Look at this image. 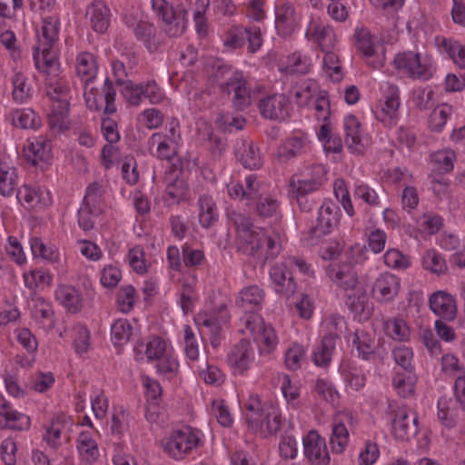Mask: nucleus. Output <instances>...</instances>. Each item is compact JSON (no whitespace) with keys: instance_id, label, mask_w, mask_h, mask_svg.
Segmentation results:
<instances>
[{"instance_id":"nucleus-1","label":"nucleus","mask_w":465,"mask_h":465,"mask_svg":"<svg viewBox=\"0 0 465 465\" xmlns=\"http://www.w3.org/2000/svg\"><path fill=\"white\" fill-rule=\"evenodd\" d=\"M235 229V245L244 254L258 257H273L280 252V235L273 230L254 226L250 217L232 213Z\"/></svg>"},{"instance_id":"nucleus-2","label":"nucleus","mask_w":465,"mask_h":465,"mask_svg":"<svg viewBox=\"0 0 465 465\" xmlns=\"http://www.w3.org/2000/svg\"><path fill=\"white\" fill-rule=\"evenodd\" d=\"M244 417L250 430L267 437L280 429L281 411L272 401H262L259 395L250 394L244 404Z\"/></svg>"},{"instance_id":"nucleus-3","label":"nucleus","mask_w":465,"mask_h":465,"mask_svg":"<svg viewBox=\"0 0 465 465\" xmlns=\"http://www.w3.org/2000/svg\"><path fill=\"white\" fill-rule=\"evenodd\" d=\"M203 433L191 426H184L166 434L160 441L163 451L172 460L182 461L204 444Z\"/></svg>"},{"instance_id":"nucleus-4","label":"nucleus","mask_w":465,"mask_h":465,"mask_svg":"<svg viewBox=\"0 0 465 465\" xmlns=\"http://www.w3.org/2000/svg\"><path fill=\"white\" fill-rule=\"evenodd\" d=\"M393 66L400 75L412 80L428 81L437 72V62L431 54L415 51L397 54Z\"/></svg>"},{"instance_id":"nucleus-5","label":"nucleus","mask_w":465,"mask_h":465,"mask_svg":"<svg viewBox=\"0 0 465 465\" xmlns=\"http://www.w3.org/2000/svg\"><path fill=\"white\" fill-rule=\"evenodd\" d=\"M106 189L101 183H90L86 190L78 210V225L84 232L94 229L96 219L104 213L105 203Z\"/></svg>"},{"instance_id":"nucleus-6","label":"nucleus","mask_w":465,"mask_h":465,"mask_svg":"<svg viewBox=\"0 0 465 465\" xmlns=\"http://www.w3.org/2000/svg\"><path fill=\"white\" fill-rule=\"evenodd\" d=\"M152 9L163 21V30L172 37L183 34L187 27V11L183 7L173 8L166 0H151Z\"/></svg>"},{"instance_id":"nucleus-7","label":"nucleus","mask_w":465,"mask_h":465,"mask_svg":"<svg viewBox=\"0 0 465 465\" xmlns=\"http://www.w3.org/2000/svg\"><path fill=\"white\" fill-rule=\"evenodd\" d=\"M245 331L257 343L261 353H271L278 345V336L270 323L256 313H249L242 317Z\"/></svg>"},{"instance_id":"nucleus-8","label":"nucleus","mask_w":465,"mask_h":465,"mask_svg":"<svg viewBox=\"0 0 465 465\" xmlns=\"http://www.w3.org/2000/svg\"><path fill=\"white\" fill-rule=\"evenodd\" d=\"M357 49L366 63L374 69L381 68L385 63V46L382 41L362 26H357L354 32Z\"/></svg>"},{"instance_id":"nucleus-9","label":"nucleus","mask_w":465,"mask_h":465,"mask_svg":"<svg viewBox=\"0 0 465 465\" xmlns=\"http://www.w3.org/2000/svg\"><path fill=\"white\" fill-rule=\"evenodd\" d=\"M222 40L223 47L231 52L243 47L246 41L251 53H256L262 45L261 29L257 26L243 27L232 25L224 32Z\"/></svg>"},{"instance_id":"nucleus-10","label":"nucleus","mask_w":465,"mask_h":465,"mask_svg":"<svg viewBox=\"0 0 465 465\" xmlns=\"http://www.w3.org/2000/svg\"><path fill=\"white\" fill-rule=\"evenodd\" d=\"M357 419L349 410L334 412L331 418L330 446L333 453H343L350 441V430L356 425Z\"/></svg>"},{"instance_id":"nucleus-11","label":"nucleus","mask_w":465,"mask_h":465,"mask_svg":"<svg viewBox=\"0 0 465 465\" xmlns=\"http://www.w3.org/2000/svg\"><path fill=\"white\" fill-rule=\"evenodd\" d=\"M220 87L224 93L232 95V104L237 110H244L251 104L250 88L242 72L228 70Z\"/></svg>"},{"instance_id":"nucleus-12","label":"nucleus","mask_w":465,"mask_h":465,"mask_svg":"<svg viewBox=\"0 0 465 465\" xmlns=\"http://www.w3.org/2000/svg\"><path fill=\"white\" fill-rule=\"evenodd\" d=\"M292 262H294L293 257H288L282 262L273 265L270 271L273 290L286 299L292 296L297 289L296 282L293 281L292 274Z\"/></svg>"},{"instance_id":"nucleus-13","label":"nucleus","mask_w":465,"mask_h":465,"mask_svg":"<svg viewBox=\"0 0 465 465\" xmlns=\"http://www.w3.org/2000/svg\"><path fill=\"white\" fill-rule=\"evenodd\" d=\"M399 90L395 85H388L387 94L380 99L372 112L375 118L387 127L394 126L399 120Z\"/></svg>"},{"instance_id":"nucleus-14","label":"nucleus","mask_w":465,"mask_h":465,"mask_svg":"<svg viewBox=\"0 0 465 465\" xmlns=\"http://www.w3.org/2000/svg\"><path fill=\"white\" fill-rule=\"evenodd\" d=\"M275 28L280 35L289 36L301 25L302 16L288 0H276L274 3Z\"/></svg>"},{"instance_id":"nucleus-15","label":"nucleus","mask_w":465,"mask_h":465,"mask_svg":"<svg viewBox=\"0 0 465 465\" xmlns=\"http://www.w3.org/2000/svg\"><path fill=\"white\" fill-rule=\"evenodd\" d=\"M227 362L233 375H246L255 363V352L250 342L242 340L234 345L228 354Z\"/></svg>"},{"instance_id":"nucleus-16","label":"nucleus","mask_w":465,"mask_h":465,"mask_svg":"<svg viewBox=\"0 0 465 465\" xmlns=\"http://www.w3.org/2000/svg\"><path fill=\"white\" fill-rule=\"evenodd\" d=\"M401 291V278L389 272L380 273L374 280L371 288L373 299L381 303H388L394 301Z\"/></svg>"},{"instance_id":"nucleus-17","label":"nucleus","mask_w":465,"mask_h":465,"mask_svg":"<svg viewBox=\"0 0 465 465\" xmlns=\"http://www.w3.org/2000/svg\"><path fill=\"white\" fill-rule=\"evenodd\" d=\"M303 455L312 465H328L331 458L326 441L317 430H310L302 439Z\"/></svg>"},{"instance_id":"nucleus-18","label":"nucleus","mask_w":465,"mask_h":465,"mask_svg":"<svg viewBox=\"0 0 465 465\" xmlns=\"http://www.w3.org/2000/svg\"><path fill=\"white\" fill-rule=\"evenodd\" d=\"M305 38L315 44L323 52L331 51L336 45V36L329 25L312 18L305 30Z\"/></svg>"},{"instance_id":"nucleus-19","label":"nucleus","mask_w":465,"mask_h":465,"mask_svg":"<svg viewBox=\"0 0 465 465\" xmlns=\"http://www.w3.org/2000/svg\"><path fill=\"white\" fill-rule=\"evenodd\" d=\"M345 133V144L353 154H361L368 146V137L364 134L359 119L352 115H346L343 119Z\"/></svg>"},{"instance_id":"nucleus-20","label":"nucleus","mask_w":465,"mask_h":465,"mask_svg":"<svg viewBox=\"0 0 465 465\" xmlns=\"http://www.w3.org/2000/svg\"><path fill=\"white\" fill-rule=\"evenodd\" d=\"M434 46L440 55L451 60L460 69H465V45L459 40L437 35L434 38Z\"/></svg>"},{"instance_id":"nucleus-21","label":"nucleus","mask_w":465,"mask_h":465,"mask_svg":"<svg viewBox=\"0 0 465 465\" xmlns=\"http://www.w3.org/2000/svg\"><path fill=\"white\" fill-rule=\"evenodd\" d=\"M16 198L20 203L27 208L42 209L51 204L50 192L39 185H24L18 189Z\"/></svg>"},{"instance_id":"nucleus-22","label":"nucleus","mask_w":465,"mask_h":465,"mask_svg":"<svg viewBox=\"0 0 465 465\" xmlns=\"http://www.w3.org/2000/svg\"><path fill=\"white\" fill-rule=\"evenodd\" d=\"M34 60L39 73L50 78L59 74L60 64L53 46L37 45L34 51Z\"/></svg>"},{"instance_id":"nucleus-23","label":"nucleus","mask_w":465,"mask_h":465,"mask_svg":"<svg viewBox=\"0 0 465 465\" xmlns=\"http://www.w3.org/2000/svg\"><path fill=\"white\" fill-rule=\"evenodd\" d=\"M313 66V61L310 54L296 51L282 57L278 64L280 72L285 74H306Z\"/></svg>"},{"instance_id":"nucleus-24","label":"nucleus","mask_w":465,"mask_h":465,"mask_svg":"<svg viewBox=\"0 0 465 465\" xmlns=\"http://www.w3.org/2000/svg\"><path fill=\"white\" fill-rule=\"evenodd\" d=\"M330 280L339 288L349 291L358 284V275L353 267L347 263H331L326 269Z\"/></svg>"},{"instance_id":"nucleus-25","label":"nucleus","mask_w":465,"mask_h":465,"mask_svg":"<svg viewBox=\"0 0 465 465\" xmlns=\"http://www.w3.org/2000/svg\"><path fill=\"white\" fill-rule=\"evenodd\" d=\"M430 308L432 312L440 318L452 321L457 314V304L455 298L444 291L433 292L429 299Z\"/></svg>"},{"instance_id":"nucleus-26","label":"nucleus","mask_w":465,"mask_h":465,"mask_svg":"<svg viewBox=\"0 0 465 465\" xmlns=\"http://www.w3.org/2000/svg\"><path fill=\"white\" fill-rule=\"evenodd\" d=\"M24 151L27 160L34 165L48 163L52 159L51 143L44 136L28 139Z\"/></svg>"},{"instance_id":"nucleus-27","label":"nucleus","mask_w":465,"mask_h":465,"mask_svg":"<svg viewBox=\"0 0 465 465\" xmlns=\"http://www.w3.org/2000/svg\"><path fill=\"white\" fill-rule=\"evenodd\" d=\"M74 68L81 82L87 85L97 76L99 70L97 57L91 52H79L75 58Z\"/></svg>"},{"instance_id":"nucleus-28","label":"nucleus","mask_w":465,"mask_h":465,"mask_svg":"<svg viewBox=\"0 0 465 465\" xmlns=\"http://www.w3.org/2000/svg\"><path fill=\"white\" fill-rule=\"evenodd\" d=\"M32 317L38 326L45 331H50L54 326V317L52 305L41 296L35 295L30 302Z\"/></svg>"},{"instance_id":"nucleus-29","label":"nucleus","mask_w":465,"mask_h":465,"mask_svg":"<svg viewBox=\"0 0 465 465\" xmlns=\"http://www.w3.org/2000/svg\"><path fill=\"white\" fill-rule=\"evenodd\" d=\"M262 115L268 119L282 120L288 114V99L283 94H272L260 101Z\"/></svg>"},{"instance_id":"nucleus-30","label":"nucleus","mask_w":465,"mask_h":465,"mask_svg":"<svg viewBox=\"0 0 465 465\" xmlns=\"http://www.w3.org/2000/svg\"><path fill=\"white\" fill-rule=\"evenodd\" d=\"M320 188L318 182H312L311 179H299L292 177L290 181L288 187V195L291 200H295L300 208L304 212H309L312 209V204L303 206V199L309 193L317 191Z\"/></svg>"},{"instance_id":"nucleus-31","label":"nucleus","mask_w":465,"mask_h":465,"mask_svg":"<svg viewBox=\"0 0 465 465\" xmlns=\"http://www.w3.org/2000/svg\"><path fill=\"white\" fill-rule=\"evenodd\" d=\"M341 213L337 205L324 202L318 212L317 229L323 234L330 233L340 223Z\"/></svg>"},{"instance_id":"nucleus-32","label":"nucleus","mask_w":465,"mask_h":465,"mask_svg":"<svg viewBox=\"0 0 465 465\" xmlns=\"http://www.w3.org/2000/svg\"><path fill=\"white\" fill-rule=\"evenodd\" d=\"M308 136L302 133H293L288 137L278 149V157L287 161L301 154L308 145Z\"/></svg>"},{"instance_id":"nucleus-33","label":"nucleus","mask_w":465,"mask_h":465,"mask_svg":"<svg viewBox=\"0 0 465 465\" xmlns=\"http://www.w3.org/2000/svg\"><path fill=\"white\" fill-rule=\"evenodd\" d=\"M86 15L92 28L98 33L105 32L110 25L111 10L102 1L94 2L87 9Z\"/></svg>"},{"instance_id":"nucleus-34","label":"nucleus","mask_w":465,"mask_h":465,"mask_svg":"<svg viewBox=\"0 0 465 465\" xmlns=\"http://www.w3.org/2000/svg\"><path fill=\"white\" fill-rule=\"evenodd\" d=\"M264 299V292L257 285H250L242 288L236 300V305L245 312L261 308Z\"/></svg>"},{"instance_id":"nucleus-35","label":"nucleus","mask_w":465,"mask_h":465,"mask_svg":"<svg viewBox=\"0 0 465 465\" xmlns=\"http://www.w3.org/2000/svg\"><path fill=\"white\" fill-rule=\"evenodd\" d=\"M457 160L453 150L443 149L430 154L431 174L442 175L450 173Z\"/></svg>"},{"instance_id":"nucleus-36","label":"nucleus","mask_w":465,"mask_h":465,"mask_svg":"<svg viewBox=\"0 0 465 465\" xmlns=\"http://www.w3.org/2000/svg\"><path fill=\"white\" fill-rule=\"evenodd\" d=\"M337 335H325L322 341L312 350L313 363L318 367H326L330 364L333 351L336 347Z\"/></svg>"},{"instance_id":"nucleus-37","label":"nucleus","mask_w":465,"mask_h":465,"mask_svg":"<svg viewBox=\"0 0 465 465\" xmlns=\"http://www.w3.org/2000/svg\"><path fill=\"white\" fill-rule=\"evenodd\" d=\"M18 177L10 161L0 157V194L10 196L15 191Z\"/></svg>"},{"instance_id":"nucleus-38","label":"nucleus","mask_w":465,"mask_h":465,"mask_svg":"<svg viewBox=\"0 0 465 465\" xmlns=\"http://www.w3.org/2000/svg\"><path fill=\"white\" fill-rule=\"evenodd\" d=\"M55 298L68 312H77L82 308L81 296L71 285H59L55 290Z\"/></svg>"},{"instance_id":"nucleus-39","label":"nucleus","mask_w":465,"mask_h":465,"mask_svg":"<svg viewBox=\"0 0 465 465\" xmlns=\"http://www.w3.org/2000/svg\"><path fill=\"white\" fill-rule=\"evenodd\" d=\"M8 117L11 124L22 129H38L41 124V118L30 108L15 109L9 113Z\"/></svg>"},{"instance_id":"nucleus-40","label":"nucleus","mask_w":465,"mask_h":465,"mask_svg":"<svg viewBox=\"0 0 465 465\" xmlns=\"http://www.w3.org/2000/svg\"><path fill=\"white\" fill-rule=\"evenodd\" d=\"M437 417L440 423L451 429L458 423V410L456 403L450 398L440 397L437 402Z\"/></svg>"},{"instance_id":"nucleus-41","label":"nucleus","mask_w":465,"mask_h":465,"mask_svg":"<svg viewBox=\"0 0 465 465\" xmlns=\"http://www.w3.org/2000/svg\"><path fill=\"white\" fill-rule=\"evenodd\" d=\"M45 85L46 94L52 100V104H70L72 95L68 80L60 78L56 81H52L50 78Z\"/></svg>"},{"instance_id":"nucleus-42","label":"nucleus","mask_w":465,"mask_h":465,"mask_svg":"<svg viewBox=\"0 0 465 465\" xmlns=\"http://www.w3.org/2000/svg\"><path fill=\"white\" fill-rule=\"evenodd\" d=\"M30 246L34 256L40 257L50 263L60 261L59 249L54 243H46L40 237H32Z\"/></svg>"},{"instance_id":"nucleus-43","label":"nucleus","mask_w":465,"mask_h":465,"mask_svg":"<svg viewBox=\"0 0 465 465\" xmlns=\"http://www.w3.org/2000/svg\"><path fill=\"white\" fill-rule=\"evenodd\" d=\"M318 92V83L312 79H306L293 87L292 97L299 106H307Z\"/></svg>"},{"instance_id":"nucleus-44","label":"nucleus","mask_w":465,"mask_h":465,"mask_svg":"<svg viewBox=\"0 0 465 465\" xmlns=\"http://www.w3.org/2000/svg\"><path fill=\"white\" fill-rule=\"evenodd\" d=\"M198 219L203 227L208 228L218 220L216 204L210 195H201L198 199Z\"/></svg>"},{"instance_id":"nucleus-45","label":"nucleus","mask_w":465,"mask_h":465,"mask_svg":"<svg viewBox=\"0 0 465 465\" xmlns=\"http://www.w3.org/2000/svg\"><path fill=\"white\" fill-rule=\"evenodd\" d=\"M69 105L70 104H52L48 114V122L51 129L55 132H62L68 129L70 125Z\"/></svg>"},{"instance_id":"nucleus-46","label":"nucleus","mask_w":465,"mask_h":465,"mask_svg":"<svg viewBox=\"0 0 465 465\" xmlns=\"http://www.w3.org/2000/svg\"><path fill=\"white\" fill-rule=\"evenodd\" d=\"M59 20L54 16H48L43 19V25L40 31L37 32V45L45 46H54L58 39Z\"/></svg>"},{"instance_id":"nucleus-47","label":"nucleus","mask_w":465,"mask_h":465,"mask_svg":"<svg viewBox=\"0 0 465 465\" xmlns=\"http://www.w3.org/2000/svg\"><path fill=\"white\" fill-rule=\"evenodd\" d=\"M416 431L410 424L408 411L405 409H400L391 423V432L393 436L401 440H407Z\"/></svg>"},{"instance_id":"nucleus-48","label":"nucleus","mask_w":465,"mask_h":465,"mask_svg":"<svg viewBox=\"0 0 465 465\" xmlns=\"http://www.w3.org/2000/svg\"><path fill=\"white\" fill-rule=\"evenodd\" d=\"M424 270L435 275H443L448 271L445 258L436 250H427L421 259Z\"/></svg>"},{"instance_id":"nucleus-49","label":"nucleus","mask_w":465,"mask_h":465,"mask_svg":"<svg viewBox=\"0 0 465 465\" xmlns=\"http://www.w3.org/2000/svg\"><path fill=\"white\" fill-rule=\"evenodd\" d=\"M12 87V97L17 104L26 103L33 95V87L22 73L13 75Z\"/></svg>"},{"instance_id":"nucleus-50","label":"nucleus","mask_w":465,"mask_h":465,"mask_svg":"<svg viewBox=\"0 0 465 465\" xmlns=\"http://www.w3.org/2000/svg\"><path fill=\"white\" fill-rule=\"evenodd\" d=\"M134 328L127 319L115 320L111 326V340L114 346L127 344L133 335Z\"/></svg>"},{"instance_id":"nucleus-51","label":"nucleus","mask_w":465,"mask_h":465,"mask_svg":"<svg viewBox=\"0 0 465 465\" xmlns=\"http://www.w3.org/2000/svg\"><path fill=\"white\" fill-rule=\"evenodd\" d=\"M322 68L328 78L333 83H340L344 76L339 55L331 51L324 53Z\"/></svg>"},{"instance_id":"nucleus-52","label":"nucleus","mask_w":465,"mask_h":465,"mask_svg":"<svg viewBox=\"0 0 465 465\" xmlns=\"http://www.w3.org/2000/svg\"><path fill=\"white\" fill-rule=\"evenodd\" d=\"M173 349V346L168 341L154 336L146 342L144 354L147 361H157Z\"/></svg>"},{"instance_id":"nucleus-53","label":"nucleus","mask_w":465,"mask_h":465,"mask_svg":"<svg viewBox=\"0 0 465 465\" xmlns=\"http://www.w3.org/2000/svg\"><path fill=\"white\" fill-rule=\"evenodd\" d=\"M25 286L30 290L35 291L50 286L52 275L44 269H34L24 272Z\"/></svg>"},{"instance_id":"nucleus-54","label":"nucleus","mask_w":465,"mask_h":465,"mask_svg":"<svg viewBox=\"0 0 465 465\" xmlns=\"http://www.w3.org/2000/svg\"><path fill=\"white\" fill-rule=\"evenodd\" d=\"M339 370L347 391H358L365 386L366 377L361 371L343 364L340 366Z\"/></svg>"},{"instance_id":"nucleus-55","label":"nucleus","mask_w":465,"mask_h":465,"mask_svg":"<svg viewBox=\"0 0 465 465\" xmlns=\"http://www.w3.org/2000/svg\"><path fill=\"white\" fill-rule=\"evenodd\" d=\"M417 379L413 374L397 372L392 379V387L402 398L412 397L415 393Z\"/></svg>"},{"instance_id":"nucleus-56","label":"nucleus","mask_w":465,"mask_h":465,"mask_svg":"<svg viewBox=\"0 0 465 465\" xmlns=\"http://www.w3.org/2000/svg\"><path fill=\"white\" fill-rule=\"evenodd\" d=\"M384 331L390 338L397 341H407L411 337L407 322L399 318L387 320L384 322Z\"/></svg>"},{"instance_id":"nucleus-57","label":"nucleus","mask_w":465,"mask_h":465,"mask_svg":"<svg viewBox=\"0 0 465 465\" xmlns=\"http://www.w3.org/2000/svg\"><path fill=\"white\" fill-rule=\"evenodd\" d=\"M199 322L210 328L212 331H218L225 325L230 320V313L225 305L219 307L217 312H212L210 314H199L197 317Z\"/></svg>"},{"instance_id":"nucleus-58","label":"nucleus","mask_w":465,"mask_h":465,"mask_svg":"<svg viewBox=\"0 0 465 465\" xmlns=\"http://www.w3.org/2000/svg\"><path fill=\"white\" fill-rule=\"evenodd\" d=\"M155 368L157 373L163 378L168 380L175 378L179 373V361L174 350L173 349L157 361Z\"/></svg>"},{"instance_id":"nucleus-59","label":"nucleus","mask_w":465,"mask_h":465,"mask_svg":"<svg viewBox=\"0 0 465 465\" xmlns=\"http://www.w3.org/2000/svg\"><path fill=\"white\" fill-rule=\"evenodd\" d=\"M453 113V108L449 104H441L436 106L430 114L429 126L432 131L440 132L450 115Z\"/></svg>"},{"instance_id":"nucleus-60","label":"nucleus","mask_w":465,"mask_h":465,"mask_svg":"<svg viewBox=\"0 0 465 465\" xmlns=\"http://www.w3.org/2000/svg\"><path fill=\"white\" fill-rule=\"evenodd\" d=\"M196 371L200 379L208 384L221 385L225 379L223 371L217 366L210 364L207 361L199 364Z\"/></svg>"},{"instance_id":"nucleus-61","label":"nucleus","mask_w":465,"mask_h":465,"mask_svg":"<svg viewBox=\"0 0 465 465\" xmlns=\"http://www.w3.org/2000/svg\"><path fill=\"white\" fill-rule=\"evenodd\" d=\"M73 346L75 353L79 356L86 354L91 349V333L89 330L81 324L74 327Z\"/></svg>"},{"instance_id":"nucleus-62","label":"nucleus","mask_w":465,"mask_h":465,"mask_svg":"<svg viewBox=\"0 0 465 465\" xmlns=\"http://www.w3.org/2000/svg\"><path fill=\"white\" fill-rule=\"evenodd\" d=\"M152 146H156V155L161 159H170L174 154V145L177 143H172L166 134L162 133L153 134L149 141Z\"/></svg>"},{"instance_id":"nucleus-63","label":"nucleus","mask_w":465,"mask_h":465,"mask_svg":"<svg viewBox=\"0 0 465 465\" xmlns=\"http://www.w3.org/2000/svg\"><path fill=\"white\" fill-rule=\"evenodd\" d=\"M306 350L299 343H292L285 351V366L292 371L300 369L305 361Z\"/></svg>"},{"instance_id":"nucleus-64","label":"nucleus","mask_w":465,"mask_h":465,"mask_svg":"<svg viewBox=\"0 0 465 465\" xmlns=\"http://www.w3.org/2000/svg\"><path fill=\"white\" fill-rule=\"evenodd\" d=\"M135 289L132 285H125L119 289L116 296V306L123 313L130 312L136 302Z\"/></svg>"}]
</instances>
